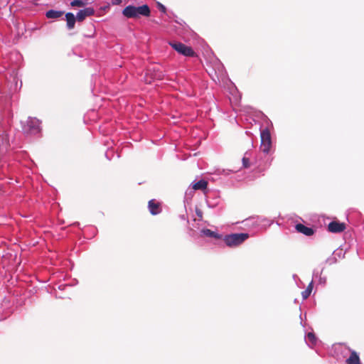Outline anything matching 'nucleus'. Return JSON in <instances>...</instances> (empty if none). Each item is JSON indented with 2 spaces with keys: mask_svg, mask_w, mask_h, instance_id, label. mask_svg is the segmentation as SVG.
Masks as SVG:
<instances>
[{
  "mask_svg": "<svg viewBox=\"0 0 364 364\" xmlns=\"http://www.w3.org/2000/svg\"><path fill=\"white\" fill-rule=\"evenodd\" d=\"M249 237L247 233H234L226 235L224 238L225 244L229 247H235L242 244Z\"/></svg>",
  "mask_w": 364,
  "mask_h": 364,
  "instance_id": "nucleus-1",
  "label": "nucleus"
},
{
  "mask_svg": "<svg viewBox=\"0 0 364 364\" xmlns=\"http://www.w3.org/2000/svg\"><path fill=\"white\" fill-rule=\"evenodd\" d=\"M261 137V146L260 149L264 153H269L271 146V135L270 132L267 129H264L260 132Z\"/></svg>",
  "mask_w": 364,
  "mask_h": 364,
  "instance_id": "nucleus-2",
  "label": "nucleus"
},
{
  "mask_svg": "<svg viewBox=\"0 0 364 364\" xmlns=\"http://www.w3.org/2000/svg\"><path fill=\"white\" fill-rule=\"evenodd\" d=\"M169 44L175 50L184 56L191 57L195 55V52L191 47L181 42H171Z\"/></svg>",
  "mask_w": 364,
  "mask_h": 364,
  "instance_id": "nucleus-3",
  "label": "nucleus"
},
{
  "mask_svg": "<svg viewBox=\"0 0 364 364\" xmlns=\"http://www.w3.org/2000/svg\"><path fill=\"white\" fill-rule=\"evenodd\" d=\"M26 123H27V126L28 127V131L30 132L31 134H36L40 132L41 122L38 119L29 117Z\"/></svg>",
  "mask_w": 364,
  "mask_h": 364,
  "instance_id": "nucleus-4",
  "label": "nucleus"
},
{
  "mask_svg": "<svg viewBox=\"0 0 364 364\" xmlns=\"http://www.w3.org/2000/svg\"><path fill=\"white\" fill-rule=\"evenodd\" d=\"M346 229V224L338 221H332L328 225V230L331 232L338 233L344 231Z\"/></svg>",
  "mask_w": 364,
  "mask_h": 364,
  "instance_id": "nucleus-5",
  "label": "nucleus"
},
{
  "mask_svg": "<svg viewBox=\"0 0 364 364\" xmlns=\"http://www.w3.org/2000/svg\"><path fill=\"white\" fill-rule=\"evenodd\" d=\"M95 13L94 9L91 7H87L82 10H80L76 16L78 21H82L87 16H92Z\"/></svg>",
  "mask_w": 364,
  "mask_h": 364,
  "instance_id": "nucleus-6",
  "label": "nucleus"
},
{
  "mask_svg": "<svg viewBox=\"0 0 364 364\" xmlns=\"http://www.w3.org/2000/svg\"><path fill=\"white\" fill-rule=\"evenodd\" d=\"M135 13H136V18H139L140 16H149L150 15V9L146 5H142L140 6H135Z\"/></svg>",
  "mask_w": 364,
  "mask_h": 364,
  "instance_id": "nucleus-7",
  "label": "nucleus"
},
{
  "mask_svg": "<svg viewBox=\"0 0 364 364\" xmlns=\"http://www.w3.org/2000/svg\"><path fill=\"white\" fill-rule=\"evenodd\" d=\"M295 228L298 232L302 233L306 236H311L314 233L311 228L306 227L301 223L296 224Z\"/></svg>",
  "mask_w": 364,
  "mask_h": 364,
  "instance_id": "nucleus-8",
  "label": "nucleus"
},
{
  "mask_svg": "<svg viewBox=\"0 0 364 364\" xmlns=\"http://www.w3.org/2000/svg\"><path fill=\"white\" fill-rule=\"evenodd\" d=\"M65 19L67 22V27L69 30L73 29L75 26L77 18L73 13L68 12L65 14Z\"/></svg>",
  "mask_w": 364,
  "mask_h": 364,
  "instance_id": "nucleus-9",
  "label": "nucleus"
},
{
  "mask_svg": "<svg viewBox=\"0 0 364 364\" xmlns=\"http://www.w3.org/2000/svg\"><path fill=\"white\" fill-rule=\"evenodd\" d=\"M149 209L152 215H157L161 212V208L158 203H156L154 200H151L149 202Z\"/></svg>",
  "mask_w": 364,
  "mask_h": 364,
  "instance_id": "nucleus-10",
  "label": "nucleus"
},
{
  "mask_svg": "<svg viewBox=\"0 0 364 364\" xmlns=\"http://www.w3.org/2000/svg\"><path fill=\"white\" fill-rule=\"evenodd\" d=\"M122 14L127 18H136L135 6H127L123 9Z\"/></svg>",
  "mask_w": 364,
  "mask_h": 364,
  "instance_id": "nucleus-11",
  "label": "nucleus"
},
{
  "mask_svg": "<svg viewBox=\"0 0 364 364\" xmlns=\"http://www.w3.org/2000/svg\"><path fill=\"white\" fill-rule=\"evenodd\" d=\"M347 364H361L360 358L358 353L352 350L350 355V357L346 360Z\"/></svg>",
  "mask_w": 364,
  "mask_h": 364,
  "instance_id": "nucleus-12",
  "label": "nucleus"
},
{
  "mask_svg": "<svg viewBox=\"0 0 364 364\" xmlns=\"http://www.w3.org/2000/svg\"><path fill=\"white\" fill-rule=\"evenodd\" d=\"M252 155V151H247L245 153L242 161V166L244 168H249L250 166L251 162H250V158Z\"/></svg>",
  "mask_w": 364,
  "mask_h": 364,
  "instance_id": "nucleus-13",
  "label": "nucleus"
},
{
  "mask_svg": "<svg viewBox=\"0 0 364 364\" xmlns=\"http://www.w3.org/2000/svg\"><path fill=\"white\" fill-rule=\"evenodd\" d=\"M63 15V11H55V10H49L46 12V16L48 18H58L61 17Z\"/></svg>",
  "mask_w": 364,
  "mask_h": 364,
  "instance_id": "nucleus-14",
  "label": "nucleus"
},
{
  "mask_svg": "<svg viewBox=\"0 0 364 364\" xmlns=\"http://www.w3.org/2000/svg\"><path fill=\"white\" fill-rule=\"evenodd\" d=\"M306 343L309 346H313L316 342V338L313 333H309L306 336Z\"/></svg>",
  "mask_w": 364,
  "mask_h": 364,
  "instance_id": "nucleus-15",
  "label": "nucleus"
},
{
  "mask_svg": "<svg viewBox=\"0 0 364 364\" xmlns=\"http://www.w3.org/2000/svg\"><path fill=\"white\" fill-rule=\"evenodd\" d=\"M201 232L203 233V235L207 236V237H214V238L220 237V235H218V232L212 231L210 229H203L201 230Z\"/></svg>",
  "mask_w": 364,
  "mask_h": 364,
  "instance_id": "nucleus-16",
  "label": "nucleus"
},
{
  "mask_svg": "<svg viewBox=\"0 0 364 364\" xmlns=\"http://www.w3.org/2000/svg\"><path fill=\"white\" fill-rule=\"evenodd\" d=\"M207 182L204 180H200L193 185V188L195 190H203L207 187Z\"/></svg>",
  "mask_w": 364,
  "mask_h": 364,
  "instance_id": "nucleus-17",
  "label": "nucleus"
},
{
  "mask_svg": "<svg viewBox=\"0 0 364 364\" xmlns=\"http://www.w3.org/2000/svg\"><path fill=\"white\" fill-rule=\"evenodd\" d=\"M70 5L72 6L81 7L85 5V3L82 0H73L71 1Z\"/></svg>",
  "mask_w": 364,
  "mask_h": 364,
  "instance_id": "nucleus-18",
  "label": "nucleus"
},
{
  "mask_svg": "<svg viewBox=\"0 0 364 364\" xmlns=\"http://www.w3.org/2000/svg\"><path fill=\"white\" fill-rule=\"evenodd\" d=\"M311 291H309V289H305L304 291H302L301 293V295H302V297L304 299H307L310 294H311Z\"/></svg>",
  "mask_w": 364,
  "mask_h": 364,
  "instance_id": "nucleus-19",
  "label": "nucleus"
},
{
  "mask_svg": "<svg viewBox=\"0 0 364 364\" xmlns=\"http://www.w3.org/2000/svg\"><path fill=\"white\" fill-rule=\"evenodd\" d=\"M157 5H158V8L159 9V10L161 12L166 13V7L163 4H161V3H158Z\"/></svg>",
  "mask_w": 364,
  "mask_h": 364,
  "instance_id": "nucleus-20",
  "label": "nucleus"
},
{
  "mask_svg": "<svg viewBox=\"0 0 364 364\" xmlns=\"http://www.w3.org/2000/svg\"><path fill=\"white\" fill-rule=\"evenodd\" d=\"M313 282H311L306 289H309V291H312Z\"/></svg>",
  "mask_w": 364,
  "mask_h": 364,
  "instance_id": "nucleus-21",
  "label": "nucleus"
},
{
  "mask_svg": "<svg viewBox=\"0 0 364 364\" xmlns=\"http://www.w3.org/2000/svg\"><path fill=\"white\" fill-rule=\"evenodd\" d=\"M122 2L121 0H113V4H119L120 3Z\"/></svg>",
  "mask_w": 364,
  "mask_h": 364,
  "instance_id": "nucleus-22",
  "label": "nucleus"
},
{
  "mask_svg": "<svg viewBox=\"0 0 364 364\" xmlns=\"http://www.w3.org/2000/svg\"><path fill=\"white\" fill-rule=\"evenodd\" d=\"M320 282L324 284L326 281L325 279L320 278Z\"/></svg>",
  "mask_w": 364,
  "mask_h": 364,
  "instance_id": "nucleus-23",
  "label": "nucleus"
}]
</instances>
